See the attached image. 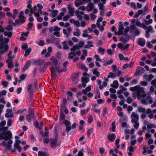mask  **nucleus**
<instances>
[{"label": "nucleus", "instance_id": "f257e3e1", "mask_svg": "<svg viewBox=\"0 0 156 156\" xmlns=\"http://www.w3.org/2000/svg\"><path fill=\"white\" fill-rule=\"evenodd\" d=\"M26 120L29 122H31L32 119L35 120L36 117L35 115V112L34 109L29 108L28 111V113L26 116Z\"/></svg>", "mask_w": 156, "mask_h": 156}, {"label": "nucleus", "instance_id": "f03ea898", "mask_svg": "<svg viewBox=\"0 0 156 156\" xmlns=\"http://www.w3.org/2000/svg\"><path fill=\"white\" fill-rule=\"evenodd\" d=\"M9 41V39L8 38H5L3 39L2 43L0 42V49H7L8 51L9 47L7 44Z\"/></svg>", "mask_w": 156, "mask_h": 156}, {"label": "nucleus", "instance_id": "7ed1b4c3", "mask_svg": "<svg viewBox=\"0 0 156 156\" xmlns=\"http://www.w3.org/2000/svg\"><path fill=\"white\" fill-rule=\"evenodd\" d=\"M79 74V73L77 72L73 73L71 75L72 81L75 84H76L79 82V80L78 78Z\"/></svg>", "mask_w": 156, "mask_h": 156}, {"label": "nucleus", "instance_id": "20e7f679", "mask_svg": "<svg viewBox=\"0 0 156 156\" xmlns=\"http://www.w3.org/2000/svg\"><path fill=\"white\" fill-rule=\"evenodd\" d=\"M63 123L66 126V131L67 133H69L71 129V123L70 122L67 120H65Z\"/></svg>", "mask_w": 156, "mask_h": 156}, {"label": "nucleus", "instance_id": "39448f33", "mask_svg": "<svg viewBox=\"0 0 156 156\" xmlns=\"http://www.w3.org/2000/svg\"><path fill=\"white\" fill-rule=\"evenodd\" d=\"M50 141L51 143V147L52 148H55L57 144L58 140L57 136H55V138H50Z\"/></svg>", "mask_w": 156, "mask_h": 156}, {"label": "nucleus", "instance_id": "423d86ee", "mask_svg": "<svg viewBox=\"0 0 156 156\" xmlns=\"http://www.w3.org/2000/svg\"><path fill=\"white\" fill-rule=\"evenodd\" d=\"M3 135L4 136L5 138V141L11 139L12 136V134L11 132L9 130H8L6 132H3Z\"/></svg>", "mask_w": 156, "mask_h": 156}, {"label": "nucleus", "instance_id": "0eeeda50", "mask_svg": "<svg viewBox=\"0 0 156 156\" xmlns=\"http://www.w3.org/2000/svg\"><path fill=\"white\" fill-rule=\"evenodd\" d=\"M116 138V135L115 133H108L107 136V138L108 140L112 142H113Z\"/></svg>", "mask_w": 156, "mask_h": 156}, {"label": "nucleus", "instance_id": "6e6552de", "mask_svg": "<svg viewBox=\"0 0 156 156\" xmlns=\"http://www.w3.org/2000/svg\"><path fill=\"white\" fill-rule=\"evenodd\" d=\"M31 64V62L30 60H28L26 62V64L24 66L22 69L23 72H24L30 66Z\"/></svg>", "mask_w": 156, "mask_h": 156}, {"label": "nucleus", "instance_id": "1a4fd4ad", "mask_svg": "<svg viewBox=\"0 0 156 156\" xmlns=\"http://www.w3.org/2000/svg\"><path fill=\"white\" fill-rule=\"evenodd\" d=\"M68 12L71 16H73L74 12V9L72 8L70 5H68L67 7Z\"/></svg>", "mask_w": 156, "mask_h": 156}, {"label": "nucleus", "instance_id": "9d476101", "mask_svg": "<svg viewBox=\"0 0 156 156\" xmlns=\"http://www.w3.org/2000/svg\"><path fill=\"white\" fill-rule=\"evenodd\" d=\"M44 62V60L42 59H39L38 60H35L34 61V64L38 66H40Z\"/></svg>", "mask_w": 156, "mask_h": 156}, {"label": "nucleus", "instance_id": "9b49d317", "mask_svg": "<svg viewBox=\"0 0 156 156\" xmlns=\"http://www.w3.org/2000/svg\"><path fill=\"white\" fill-rule=\"evenodd\" d=\"M145 43V40L143 38H141L138 41V44L141 47H144Z\"/></svg>", "mask_w": 156, "mask_h": 156}, {"label": "nucleus", "instance_id": "f8f14e48", "mask_svg": "<svg viewBox=\"0 0 156 156\" xmlns=\"http://www.w3.org/2000/svg\"><path fill=\"white\" fill-rule=\"evenodd\" d=\"M113 83L114 85L112 84H111L110 85L111 87H114L115 89L117 88L119 85V83L118 81L116 80H114L113 82Z\"/></svg>", "mask_w": 156, "mask_h": 156}, {"label": "nucleus", "instance_id": "ddd939ff", "mask_svg": "<svg viewBox=\"0 0 156 156\" xmlns=\"http://www.w3.org/2000/svg\"><path fill=\"white\" fill-rule=\"evenodd\" d=\"M143 14L142 10H139L137 12H136L133 16L134 18H137Z\"/></svg>", "mask_w": 156, "mask_h": 156}, {"label": "nucleus", "instance_id": "4468645a", "mask_svg": "<svg viewBox=\"0 0 156 156\" xmlns=\"http://www.w3.org/2000/svg\"><path fill=\"white\" fill-rule=\"evenodd\" d=\"M98 69H94L93 70V73L97 77H98L100 75V73L98 71Z\"/></svg>", "mask_w": 156, "mask_h": 156}, {"label": "nucleus", "instance_id": "2eb2a0df", "mask_svg": "<svg viewBox=\"0 0 156 156\" xmlns=\"http://www.w3.org/2000/svg\"><path fill=\"white\" fill-rule=\"evenodd\" d=\"M6 62L8 63V67L9 68H12L13 67L12 62L9 61V59H6Z\"/></svg>", "mask_w": 156, "mask_h": 156}, {"label": "nucleus", "instance_id": "dca6fc26", "mask_svg": "<svg viewBox=\"0 0 156 156\" xmlns=\"http://www.w3.org/2000/svg\"><path fill=\"white\" fill-rule=\"evenodd\" d=\"M89 79L87 77H82L81 79V81L82 83H87L89 82Z\"/></svg>", "mask_w": 156, "mask_h": 156}, {"label": "nucleus", "instance_id": "f3484780", "mask_svg": "<svg viewBox=\"0 0 156 156\" xmlns=\"http://www.w3.org/2000/svg\"><path fill=\"white\" fill-rule=\"evenodd\" d=\"M60 117L59 120H65L66 115L64 114L62 112H60L59 113Z\"/></svg>", "mask_w": 156, "mask_h": 156}, {"label": "nucleus", "instance_id": "a211bd4d", "mask_svg": "<svg viewBox=\"0 0 156 156\" xmlns=\"http://www.w3.org/2000/svg\"><path fill=\"white\" fill-rule=\"evenodd\" d=\"M122 23V22L121 21L119 22L118 30L121 33H123V30L124 29V27H123V24L119 25L120 24Z\"/></svg>", "mask_w": 156, "mask_h": 156}, {"label": "nucleus", "instance_id": "6ab92c4d", "mask_svg": "<svg viewBox=\"0 0 156 156\" xmlns=\"http://www.w3.org/2000/svg\"><path fill=\"white\" fill-rule=\"evenodd\" d=\"M4 35L5 36H8L9 38H10L12 35V32H8L6 31H4Z\"/></svg>", "mask_w": 156, "mask_h": 156}, {"label": "nucleus", "instance_id": "aec40b11", "mask_svg": "<svg viewBox=\"0 0 156 156\" xmlns=\"http://www.w3.org/2000/svg\"><path fill=\"white\" fill-rule=\"evenodd\" d=\"M2 144L3 145V147L8 148L9 150L11 149L12 145L7 144L5 141H4L2 142Z\"/></svg>", "mask_w": 156, "mask_h": 156}, {"label": "nucleus", "instance_id": "412c9836", "mask_svg": "<svg viewBox=\"0 0 156 156\" xmlns=\"http://www.w3.org/2000/svg\"><path fill=\"white\" fill-rule=\"evenodd\" d=\"M67 41H65L63 42V48L65 50H68L69 49V47L67 44Z\"/></svg>", "mask_w": 156, "mask_h": 156}, {"label": "nucleus", "instance_id": "4be33fe9", "mask_svg": "<svg viewBox=\"0 0 156 156\" xmlns=\"http://www.w3.org/2000/svg\"><path fill=\"white\" fill-rule=\"evenodd\" d=\"M8 51L7 49L6 48L5 49H0V60L2 59V55L4 54Z\"/></svg>", "mask_w": 156, "mask_h": 156}, {"label": "nucleus", "instance_id": "5701e85b", "mask_svg": "<svg viewBox=\"0 0 156 156\" xmlns=\"http://www.w3.org/2000/svg\"><path fill=\"white\" fill-rule=\"evenodd\" d=\"M50 60L51 61L55 66H56L58 64V61L55 57H51L50 58Z\"/></svg>", "mask_w": 156, "mask_h": 156}, {"label": "nucleus", "instance_id": "b1692460", "mask_svg": "<svg viewBox=\"0 0 156 156\" xmlns=\"http://www.w3.org/2000/svg\"><path fill=\"white\" fill-rule=\"evenodd\" d=\"M68 55H69V57H68V58L70 59H73L74 58L73 56H76V54L74 52H72L69 53L68 54Z\"/></svg>", "mask_w": 156, "mask_h": 156}, {"label": "nucleus", "instance_id": "393cba45", "mask_svg": "<svg viewBox=\"0 0 156 156\" xmlns=\"http://www.w3.org/2000/svg\"><path fill=\"white\" fill-rule=\"evenodd\" d=\"M34 87V86L32 83L28 85L27 87V90L28 92L33 91L32 87Z\"/></svg>", "mask_w": 156, "mask_h": 156}, {"label": "nucleus", "instance_id": "a878e982", "mask_svg": "<svg viewBox=\"0 0 156 156\" xmlns=\"http://www.w3.org/2000/svg\"><path fill=\"white\" fill-rule=\"evenodd\" d=\"M101 98L100 92L98 89H97L96 90L95 92V95L94 98L95 99H97V98Z\"/></svg>", "mask_w": 156, "mask_h": 156}, {"label": "nucleus", "instance_id": "bb28decb", "mask_svg": "<svg viewBox=\"0 0 156 156\" xmlns=\"http://www.w3.org/2000/svg\"><path fill=\"white\" fill-rule=\"evenodd\" d=\"M139 88V85H136L134 87H130L129 90L132 91H137L138 88Z\"/></svg>", "mask_w": 156, "mask_h": 156}, {"label": "nucleus", "instance_id": "cd10ccee", "mask_svg": "<svg viewBox=\"0 0 156 156\" xmlns=\"http://www.w3.org/2000/svg\"><path fill=\"white\" fill-rule=\"evenodd\" d=\"M25 50V53L24 55V56L25 57H27L29 54L31 52V48H29L28 49H27Z\"/></svg>", "mask_w": 156, "mask_h": 156}, {"label": "nucleus", "instance_id": "c85d7f7f", "mask_svg": "<svg viewBox=\"0 0 156 156\" xmlns=\"http://www.w3.org/2000/svg\"><path fill=\"white\" fill-rule=\"evenodd\" d=\"M19 20L20 22V23L22 24L24 23L26 21V18L24 16L19 17Z\"/></svg>", "mask_w": 156, "mask_h": 156}, {"label": "nucleus", "instance_id": "c756f323", "mask_svg": "<svg viewBox=\"0 0 156 156\" xmlns=\"http://www.w3.org/2000/svg\"><path fill=\"white\" fill-rule=\"evenodd\" d=\"M138 112H140L145 113L146 112V111L144 108H143L141 107H139L138 108Z\"/></svg>", "mask_w": 156, "mask_h": 156}, {"label": "nucleus", "instance_id": "7c9ffc66", "mask_svg": "<svg viewBox=\"0 0 156 156\" xmlns=\"http://www.w3.org/2000/svg\"><path fill=\"white\" fill-rule=\"evenodd\" d=\"M50 70L52 75L54 76L56 75V74L55 73V68L53 66H51V67Z\"/></svg>", "mask_w": 156, "mask_h": 156}, {"label": "nucleus", "instance_id": "2f4dec72", "mask_svg": "<svg viewBox=\"0 0 156 156\" xmlns=\"http://www.w3.org/2000/svg\"><path fill=\"white\" fill-rule=\"evenodd\" d=\"M65 15L64 13L63 12H60L58 16H57V20H60L62 19V17Z\"/></svg>", "mask_w": 156, "mask_h": 156}, {"label": "nucleus", "instance_id": "473e14b6", "mask_svg": "<svg viewBox=\"0 0 156 156\" xmlns=\"http://www.w3.org/2000/svg\"><path fill=\"white\" fill-rule=\"evenodd\" d=\"M138 93H144L145 92L144 90V88L143 87H140L139 85V88L138 89Z\"/></svg>", "mask_w": 156, "mask_h": 156}, {"label": "nucleus", "instance_id": "72a5a7b5", "mask_svg": "<svg viewBox=\"0 0 156 156\" xmlns=\"http://www.w3.org/2000/svg\"><path fill=\"white\" fill-rule=\"evenodd\" d=\"M116 77V75L113 73L110 72L109 74L108 75L107 77L108 78H115Z\"/></svg>", "mask_w": 156, "mask_h": 156}, {"label": "nucleus", "instance_id": "f704fd0d", "mask_svg": "<svg viewBox=\"0 0 156 156\" xmlns=\"http://www.w3.org/2000/svg\"><path fill=\"white\" fill-rule=\"evenodd\" d=\"M38 156H48L45 152L41 151H39L38 153Z\"/></svg>", "mask_w": 156, "mask_h": 156}, {"label": "nucleus", "instance_id": "c9c22d12", "mask_svg": "<svg viewBox=\"0 0 156 156\" xmlns=\"http://www.w3.org/2000/svg\"><path fill=\"white\" fill-rule=\"evenodd\" d=\"M34 125L36 128L38 129L39 130H41V129H40L39 122L37 121L36 120L34 122Z\"/></svg>", "mask_w": 156, "mask_h": 156}, {"label": "nucleus", "instance_id": "e433bc0d", "mask_svg": "<svg viewBox=\"0 0 156 156\" xmlns=\"http://www.w3.org/2000/svg\"><path fill=\"white\" fill-rule=\"evenodd\" d=\"M107 53L109 55H112L114 54V50L112 51L110 49H109L107 50Z\"/></svg>", "mask_w": 156, "mask_h": 156}, {"label": "nucleus", "instance_id": "4c0bfd02", "mask_svg": "<svg viewBox=\"0 0 156 156\" xmlns=\"http://www.w3.org/2000/svg\"><path fill=\"white\" fill-rule=\"evenodd\" d=\"M151 98V96H149L147 97L145 99H142L141 101V102L143 104L146 105L147 104L146 102V101L147 100V99Z\"/></svg>", "mask_w": 156, "mask_h": 156}, {"label": "nucleus", "instance_id": "58836bf2", "mask_svg": "<svg viewBox=\"0 0 156 156\" xmlns=\"http://www.w3.org/2000/svg\"><path fill=\"white\" fill-rule=\"evenodd\" d=\"M87 151H88V154H90L91 156L94 155V153L90 147H88L87 148Z\"/></svg>", "mask_w": 156, "mask_h": 156}, {"label": "nucleus", "instance_id": "ea45409f", "mask_svg": "<svg viewBox=\"0 0 156 156\" xmlns=\"http://www.w3.org/2000/svg\"><path fill=\"white\" fill-rule=\"evenodd\" d=\"M131 117H133L136 119H139V116L138 114H136L135 112H133L131 115Z\"/></svg>", "mask_w": 156, "mask_h": 156}, {"label": "nucleus", "instance_id": "a19ab883", "mask_svg": "<svg viewBox=\"0 0 156 156\" xmlns=\"http://www.w3.org/2000/svg\"><path fill=\"white\" fill-rule=\"evenodd\" d=\"M140 67H138L136 69L134 75H139L140 73H141V71H140Z\"/></svg>", "mask_w": 156, "mask_h": 156}, {"label": "nucleus", "instance_id": "79ce46f5", "mask_svg": "<svg viewBox=\"0 0 156 156\" xmlns=\"http://www.w3.org/2000/svg\"><path fill=\"white\" fill-rule=\"evenodd\" d=\"M120 139L117 138V139L115 141V145L116 146V147L117 148H119V142L120 141Z\"/></svg>", "mask_w": 156, "mask_h": 156}, {"label": "nucleus", "instance_id": "37998d69", "mask_svg": "<svg viewBox=\"0 0 156 156\" xmlns=\"http://www.w3.org/2000/svg\"><path fill=\"white\" fill-rule=\"evenodd\" d=\"M93 120V117L92 115H90L88 118L87 122L89 123H91Z\"/></svg>", "mask_w": 156, "mask_h": 156}, {"label": "nucleus", "instance_id": "c03bdc74", "mask_svg": "<svg viewBox=\"0 0 156 156\" xmlns=\"http://www.w3.org/2000/svg\"><path fill=\"white\" fill-rule=\"evenodd\" d=\"M5 29L8 31H12L13 28L11 25H9L6 27H5Z\"/></svg>", "mask_w": 156, "mask_h": 156}, {"label": "nucleus", "instance_id": "a18cd8bd", "mask_svg": "<svg viewBox=\"0 0 156 156\" xmlns=\"http://www.w3.org/2000/svg\"><path fill=\"white\" fill-rule=\"evenodd\" d=\"M89 111V108L87 109H83L81 111L80 113L82 115H85Z\"/></svg>", "mask_w": 156, "mask_h": 156}, {"label": "nucleus", "instance_id": "49530a36", "mask_svg": "<svg viewBox=\"0 0 156 156\" xmlns=\"http://www.w3.org/2000/svg\"><path fill=\"white\" fill-rule=\"evenodd\" d=\"M27 75L24 74H22L20 76V78L21 80H24L27 77Z\"/></svg>", "mask_w": 156, "mask_h": 156}, {"label": "nucleus", "instance_id": "de8ad7c7", "mask_svg": "<svg viewBox=\"0 0 156 156\" xmlns=\"http://www.w3.org/2000/svg\"><path fill=\"white\" fill-rule=\"evenodd\" d=\"M107 114V109L106 107H105L103 108V112L102 113V115L103 116H105L106 114Z\"/></svg>", "mask_w": 156, "mask_h": 156}, {"label": "nucleus", "instance_id": "09e8293b", "mask_svg": "<svg viewBox=\"0 0 156 156\" xmlns=\"http://www.w3.org/2000/svg\"><path fill=\"white\" fill-rule=\"evenodd\" d=\"M153 20L152 19H149L148 20H145L144 23L146 25H149L150 24L152 23Z\"/></svg>", "mask_w": 156, "mask_h": 156}, {"label": "nucleus", "instance_id": "8fccbe9b", "mask_svg": "<svg viewBox=\"0 0 156 156\" xmlns=\"http://www.w3.org/2000/svg\"><path fill=\"white\" fill-rule=\"evenodd\" d=\"M88 6L89 7V11H92L94 8V5L91 2L89 3L88 4Z\"/></svg>", "mask_w": 156, "mask_h": 156}, {"label": "nucleus", "instance_id": "3c124183", "mask_svg": "<svg viewBox=\"0 0 156 156\" xmlns=\"http://www.w3.org/2000/svg\"><path fill=\"white\" fill-rule=\"evenodd\" d=\"M7 93L6 90H2L0 92V98L2 97L3 96H5Z\"/></svg>", "mask_w": 156, "mask_h": 156}, {"label": "nucleus", "instance_id": "603ef678", "mask_svg": "<svg viewBox=\"0 0 156 156\" xmlns=\"http://www.w3.org/2000/svg\"><path fill=\"white\" fill-rule=\"evenodd\" d=\"M81 69L82 70H84L85 72H87L88 71V69L86 67L85 65L83 64H81Z\"/></svg>", "mask_w": 156, "mask_h": 156}, {"label": "nucleus", "instance_id": "864d4df0", "mask_svg": "<svg viewBox=\"0 0 156 156\" xmlns=\"http://www.w3.org/2000/svg\"><path fill=\"white\" fill-rule=\"evenodd\" d=\"M93 129H87V133L88 136H90L91 134L93 132Z\"/></svg>", "mask_w": 156, "mask_h": 156}, {"label": "nucleus", "instance_id": "5fc2aeb1", "mask_svg": "<svg viewBox=\"0 0 156 156\" xmlns=\"http://www.w3.org/2000/svg\"><path fill=\"white\" fill-rule=\"evenodd\" d=\"M125 36V37L124 38V43H126L129 41V36L128 34H126Z\"/></svg>", "mask_w": 156, "mask_h": 156}, {"label": "nucleus", "instance_id": "6e6d98bb", "mask_svg": "<svg viewBox=\"0 0 156 156\" xmlns=\"http://www.w3.org/2000/svg\"><path fill=\"white\" fill-rule=\"evenodd\" d=\"M103 20V18L101 17H100L98 19L97 21L96 25L97 26L100 25V23L102 22Z\"/></svg>", "mask_w": 156, "mask_h": 156}, {"label": "nucleus", "instance_id": "4d7b16f0", "mask_svg": "<svg viewBox=\"0 0 156 156\" xmlns=\"http://www.w3.org/2000/svg\"><path fill=\"white\" fill-rule=\"evenodd\" d=\"M2 84L3 86L4 87H7L8 84V82L5 81H2Z\"/></svg>", "mask_w": 156, "mask_h": 156}, {"label": "nucleus", "instance_id": "13d9d810", "mask_svg": "<svg viewBox=\"0 0 156 156\" xmlns=\"http://www.w3.org/2000/svg\"><path fill=\"white\" fill-rule=\"evenodd\" d=\"M129 27L127 26L124 30V32H123V35H125L127 34V33L129 32Z\"/></svg>", "mask_w": 156, "mask_h": 156}, {"label": "nucleus", "instance_id": "bf43d9fd", "mask_svg": "<svg viewBox=\"0 0 156 156\" xmlns=\"http://www.w3.org/2000/svg\"><path fill=\"white\" fill-rule=\"evenodd\" d=\"M58 127L56 126H55L54 127V132H55V136L56 135V136H58V131L57 130L58 129Z\"/></svg>", "mask_w": 156, "mask_h": 156}, {"label": "nucleus", "instance_id": "052dcab7", "mask_svg": "<svg viewBox=\"0 0 156 156\" xmlns=\"http://www.w3.org/2000/svg\"><path fill=\"white\" fill-rule=\"evenodd\" d=\"M20 23V22L19 20L18 19H16L15 20V23H12V25L14 26H16V24H17V26H19L20 25L19 24V23Z\"/></svg>", "mask_w": 156, "mask_h": 156}, {"label": "nucleus", "instance_id": "680f3d73", "mask_svg": "<svg viewBox=\"0 0 156 156\" xmlns=\"http://www.w3.org/2000/svg\"><path fill=\"white\" fill-rule=\"evenodd\" d=\"M98 6L99 7V9L100 10H103L104 5L103 3L100 2L98 4Z\"/></svg>", "mask_w": 156, "mask_h": 156}, {"label": "nucleus", "instance_id": "e2e57ef3", "mask_svg": "<svg viewBox=\"0 0 156 156\" xmlns=\"http://www.w3.org/2000/svg\"><path fill=\"white\" fill-rule=\"evenodd\" d=\"M28 47V45L26 43L23 44L21 46V48L24 50L27 49V48Z\"/></svg>", "mask_w": 156, "mask_h": 156}, {"label": "nucleus", "instance_id": "0e129e2a", "mask_svg": "<svg viewBox=\"0 0 156 156\" xmlns=\"http://www.w3.org/2000/svg\"><path fill=\"white\" fill-rule=\"evenodd\" d=\"M84 151L83 149H82L79 151L78 153V156H83V152Z\"/></svg>", "mask_w": 156, "mask_h": 156}, {"label": "nucleus", "instance_id": "69168bd1", "mask_svg": "<svg viewBox=\"0 0 156 156\" xmlns=\"http://www.w3.org/2000/svg\"><path fill=\"white\" fill-rule=\"evenodd\" d=\"M154 78V76L152 74H150L148 75V77L147 79V80L148 82H150Z\"/></svg>", "mask_w": 156, "mask_h": 156}, {"label": "nucleus", "instance_id": "338daca9", "mask_svg": "<svg viewBox=\"0 0 156 156\" xmlns=\"http://www.w3.org/2000/svg\"><path fill=\"white\" fill-rule=\"evenodd\" d=\"M53 14L52 15V17H54L56 16L57 13L58 12V11L57 10H54L52 11Z\"/></svg>", "mask_w": 156, "mask_h": 156}, {"label": "nucleus", "instance_id": "774afa93", "mask_svg": "<svg viewBox=\"0 0 156 156\" xmlns=\"http://www.w3.org/2000/svg\"><path fill=\"white\" fill-rule=\"evenodd\" d=\"M99 153L101 154H102L104 153L105 151V150L103 147H100L99 148Z\"/></svg>", "mask_w": 156, "mask_h": 156}]
</instances>
